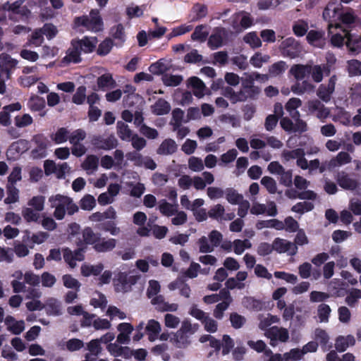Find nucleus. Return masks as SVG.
I'll use <instances>...</instances> for the list:
<instances>
[{"label":"nucleus","instance_id":"1","mask_svg":"<svg viewBox=\"0 0 361 361\" xmlns=\"http://www.w3.org/2000/svg\"><path fill=\"white\" fill-rule=\"evenodd\" d=\"M323 18L329 22L328 29L333 32V29L341 27V25L349 27L353 25L357 19L351 8L344 9L341 3L329 2L323 12Z\"/></svg>","mask_w":361,"mask_h":361},{"label":"nucleus","instance_id":"2","mask_svg":"<svg viewBox=\"0 0 361 361\" xmlns=\"http://www.w3.org/2000/svg\"><path fill=\"white\" fill-rule=\"evenodd\" d=\"M352 27L353 25L349 27L341 25V27L333 29V32L329 31V34L331 35V42L332 45L341 47L345 43L351 52L359 51L361 49V42L353 39V35L350 33Z\"/></svg>","mask_w":361,"mask_h":361},{"label":"nucleus","instance_id":"3","mask_svg":"<svg viewBox=\"0 0 361 361\" xmlns=\"http://www.w3.org/2000/svg\"><path fill=\"white\" fill-rule=\"evenodd\" d=\"M50 207L54 209V216L57 220H62L66 214L73 215L78 211V207L73 202V200L66 195L57 194L51 195L49 198Z\"/></svg>","mask_w":361,"mask_h":361},{"label":"nucleus","instance_id":"4","mask_svg":"<svg viewBox=\"0 0 361 361\" xmlns=\"http://www.w3.org/2000/svg\"><path fill=\"white\" fill-rule=\"evenodd\" d=\"M75 24L78 26H83L87 30L98 32L102 30L103 23L99 16V11L92 10L89 16L76 18Z\"/></svg>","mask_w":361,"mask_h":361},{"label":"nucleus","instance_id":"5","mask_svg":"<svg viewBox=\"0 0 361 361\" xmlns=\"http://www.w3.org/2000/svg\"><path fill=\"white\" fill-rule=\"evenodd\" d=\"M137 277L134 275H128L126 272L119 271L113 279V284L116 292H127L132 285L136 283Z\"/></svg>","mask_w":361,"mask_h":361},{"label":"nucleus","instance_id":"6","mask_svg":"<svg viewBox=\"0 0 361 361\" xmlns=\"http://www.w3.org/2000/svg\"><path fill=\"white\" fill-rule=\"evenodd\" d=\"M189 313L191 316L200 320L204 324V329L210 333H214L217 330V323L212 318L209 317L205 312L198 309L197 306L191 307Z\"/></svg>","mask_w":361,"mask_h":361},{"label":"nucleus","instance_id":"7","mask_svg":"<svg viewBox=\"0 0 361 361\" xmlns=\"http://www.w3.org/2000/svg\"><path fill=\"white\" fill-rule=\"evenodd\" d=\"M279 48L284 56L290 59L298 57L301 52L300 44L293 37H288L283 40Z\"/></svg>","mask_w":361,"mask_h":361},{"label":"nucleus","instance_id":"8","mask_svg":"<svg viewBox=\"0 0 361 361\" xmlns=\"http://www.w3.org/2000/svg\"><path fill=\"white\" fill-rule=\"evenodd\" d=\"M266 337L270 339V345L275 346L277 341L286 342L289 338V334L286 329L278 326L269 328L264 332Z\"/></svg>","mask_w":361,"mask_h":361},{"label":"nucleus","instance_id":"9","mask_svg":"<svg viewBox=\"0 0 361 361\" xmlns=\"http://www.w3.org/2000/svg\"><path fill=\"white\" fill-rule=\"evenodd\" d=\"M78 42L77 40H72L71 43V47L66 51V56L61 60V63L63 66L68 65L71 63H77L80 62L81 58L80 54L81 51L78 49Z\"/></svg>","mask_w":361,"mask_h":361},{"label":"nucleus","instance_id":"10","mask_svg":"<svg viewBox=\"0 0 361 361\" xmlns=\"http://www.w3.org/2000/svg\"><path fill=\"white\" fill-rule=\"evenodd\" d=\"M28 149V142L25 140H18L13 142L6 152V156L8 159H16L23 152Z\"/></svg>","mask_w":361,"mask_h":361},{"label":"nucleus","instance_id":"11","mask_svg":"<svg viewBox=\"0 0 361 361\" xmlns=\"http://www.w3.org/2000/svg\"><path fill=\"white\" fill-rule=\"evenodd\" d=\"M273 248L279 253H287L289 255H294L298 251V247L295 244L281 238L274 240Z\"/></svg>","mask_w":361,"mask_h":361},{"label":"nucleus","instance_id":"12","mask_svg":"<svg viewBox=\"0 0 361 361\" xmlns=\"http://www.w3.org/2000/svg\"><path fill=\"white\" fill-rule=\"evenodd\" d=\"M336 180L340 187L345 190H354L358 188V181L345 171L338 172Z\"/></svg>","mask_w":361,"mask_h":361},{"label":"nucleus","instance_id":"13","mask_svg":"<svg viewBox=\"0 0 361 361\" xmlns=\"http://www.w3.org/2000/svg\"><path fill=\"white\" fill-rule=\"evenodd\" d=\"M307 107L311 114H315L316 116L321 120L326 118L330 114L329 109L317 99L309 101Z\"/></svg>","mask_w":361,"mask_h":361},{"label":"nucleus","instance_id":"14","mask_svg":"<svg viewBox=\"0 0 361 361\" xmlns=\"http://www.w3.org/2000/svg\"><path fill=\"white\" fill-rule=\"evenodd\" d=\"M18 64V61L13 59L10 55L3 53L0 55V71L6 74V79L10 78L11 71Z\"/></svg>","mask_w":361,"mask_h":361},{"label":"nucleus","instance_id":"15","mask_svg":"<svg viewBox=\"0 0 361 361\" xmlns=\"http://www.w3.org/2000/svg\"><path fill=\"white\" fill-rule=\"evenodd\" d=\"M33 142L36 147L32 151V156L35 158H42L46 156V149L49 145V140L42 135H37L34 137Z\"/></svg>","mask_w":361,"mask_h":361},{"label":"nucleus","instance_id":"16","mask_svg":"<svg viewBox=\"0 0 361 361\" xmlns=\"http://www.w3.org/2000/svg\"><path fill=\"white\" fill-rule=\"evenodd\" d=\"M210 218L216 219L219 221H230L235 217L234 213H225L224 207L220 204H217L212 207L208 212Z\"/></svg>","mask_w":361,"mask_h":361},{"label":"nucleus","instance_id":"17","mask_svg":"<svg viewBox=\"0 0 361 361\" xmlns=\"http://www.w3.org/2000/svg\"><path fill=\"white\" fill-rule=\"evenodd\" d=\"M44 309L47 315L49 316H60L63 313V306L61 301L54 298H48L45 304H44Z\"/></svg>","mask_w":361,"mask_h":361},{"label":"nucleus","instance_id":"18","mask_svg":"<svg viewBox=\"0 0 361 361\" xmlns=\"http://www.w3.org/2000/svg\"><path fill=\"white\" fill-rule=\"evenodd\" d=\"M63 259L70 267L74 268L77 261L80 262L84 259V250L80 248L72 252L68 248H66L63 250Z\"/></svg>","mask_w":361,"mask_h":361},{"label":"nucleus","instance_id":"19","mask_svg":"<svg viewBox=\"0 0 361 361\" xmlns=\"http://www.w3.org/2000/svg\"><path fill=\"white\" fill-rule=\"evenodd\" d=\"M226 35V30L222 27H216L208 39L207 44L212 49H216L221 47Z\"/></svg>","mask_w":361,"mask_h":361},{"label":"nucleus","instance_id":"20","mask_svg":"<svg viewBox=\"0 0 361 361\" xmlns=\"http://www.w3.org/2000/svg\"><path fill=\"white\" fill-rule=\"evenodd\" d=\"M221 295L223 302L219 303L214 311V315L217 319H221L224 312L228 308L232 301V298L228 290L223 289L221 290Z\"/></svg>","mask_w":361,"mask_h":361},{"label":"nucleus","instance_id":"21","mask_svg":"<svg viewBox=\"0 0 361 361\" xmlns=\"http://www.w3.org/2000/svg\"><path fill=\"white\" fill-rule=\"evenodd\" d=\"M93 144L99 149L109 150L115 148L118 142L115 136L111 135L107 137H97L94 140Z\"/></svg>","mask_w":361,"mask_h":361},{"label":"nucleus","instance_id":"22","mask_svg":"<svg viewBox=\"0 0 361 361\" xmlns=\"http://www.w3.org/2000/svg\"><path fill=\"white\" fill-rule=\"evenodd\" d=\"M306 38L312 46L322 48L325 44L324 32L322 30H312L307 32Z\"/></svg>","mask_w":361,"mask_h":361},{"label":"nucleus","instance_id":"23","mask_svg":"<svg viewBox=\"0 0 361 361\" xmlns=\"http://www.w3.org/2000/svg\"><path fill=\"white\" fill-rule=\"evenodd\" d=\"M351 160L352 158L348 152H341L329 161L327 167L329 169H333L334 168L347 164L350 163Z\"/></svg>","mask_w":361,"mask_h":361},{"label":"nucleus","instance_id":"24","mask_svg":"<svg viewBox=\"0 0 361 361\" xmlns=\"http://www.w3.org/2000/svg\"><path fill=\"white\" fill-rule=\"evenodd\" d=\"M258 320H259V328L264 331L265 332L267 330L269 329V326L272 324H276L279 322V317L276 315H272L269 313L267 314H260L258 315Z\"/></svg>","mask_w":361,"mask_h":361},{"label":"nucleus","instance_id":"25","mask_svg":"<svg viewBox=\"0 0 361 361\" xmlns=\"http://www.w3.org/2000/svg\"><path fill=\"white\" fill-rule=\"evenodd\" d=\"M188 85L192 88L193 94L198 98L204 95L206 86L204 83L197 77H191L188 80Z\"/></svg>","mask_w":361,"mask_h":361},{"label":"nucleus","instance_id":"26","mask_svg":"<svg viewBox=\"0 0 361 361\" xmlns=\"http://www.w3.org/2000/svg\"><path fill=\"white\" fill-rule=\"evenodd\" d=\"M104 269V264L102 263H97L96 264H91L85 263L81 266V274L85 277L90 276H99Z\"/></svg>","mask_w":361,"mask_h":361},{"label":"nucleus","instance_id":"27","mask_svg":"<svg viewBox=\"0 0 361 361\" xmlns=\"http://www.w3.org/2000/svg\"><path fill=\"white\" fill-rule=\"evenodd\" d=\"M76 40L79 44L78 49L81 53H90L93 51L98 42L97 38L94 37H85L82 39Z\"/></svg>","mask_w":361,"mask_h":361},{"label":"nucleus","instance_id":"28","mask_svg":"<svg viewBox=\"0 0 361 361\" xmlns=\"http://www.w3.org/2000/svg\"><path fill=\"white\" fill-rule=\"evenodd\" d=\"M177 147L178 146L173 140L166 139L161 143L157 149V153L160 155L172 154L176 152Z\"/></svg>","mask_w":361,"mask_h":361},{"label":"nucleus","instance_id":"29","mask_svg":"<svg viewBox=\"0 0 361 361\" xmlns=\"http://www.w3.org/2000/svg\"><path fill=\"white\" fill-rule=\"evenodd\" d=\"M7 329L13 334L18 335L25 329V323L23 320L17 321L12 317H7L5 319Z\"/></svg>","mask_w":361,"mask_h":361},{"label":"nucleus","instance_id":"30","mask_svg":"<svg viewBox=\"0 0 361 361\" xmlns=\"http://www.w3.org/2000/svg\"><path fill=\"white\" fill-rule=\"evenodd\" d=\"M161 330V327L159 322L154 319L148 321L146 326V331H147L148 338L150 341L152 342L158 339Z\"/></svg>","mask_w":361,"mask_h":361},{"label":"nucleus","instance_id":"31","mask_svg":"<svg viewBox=\"0 0 361 361\" xmlns=\"http://www.w3.org/2000/svg\"><path fill=\"white\" fill-rule=\"evenodd\" d=\"M99 166V158L95 155H88L82 164V168L87 174H92L97 171Z\"/></svg>","mask_w":361,"mask_h":361},{"label":"nucleus","instance_id":"32","mask_svg":"<svg viewBox=\"0 0 361 361\" xmlns=\"http://www.w3.org/2000/svg\"><path fill=\"white\" fill-rule=\"evenodd\" d=\"M310 73L312 75V80L315 82H320L322 81L324 78V73L326 74L329 73V70L326 65H310Z\"/></svg>","mask_w":361,"mask_h":361},{"label":"nucleus","instance_id":"33","mask_svg":"<svg viewBox=\"0 0 361 361\" xmlns=\"http://www.w3.org/2000/svg\"><path fill=\"white\" fill-rule=\"evenodd\" d=\"M22 3L23 1L21 0L16 1L12 4L6 2L2 6V8L4 11H11L13 13H20L23 19L27 17V14L30 13V12L25 8H20Z\"/></svg>","mask_w":361,"mask_h":361},{"label":"nucleus","instance_id":"34","mask_svg":"<svg viewBox=\"0 0 361 361\" xmlns=\"http://www.w3.org/2000/svg\"><path fill=\"white\" fill-rule=\"evenodd\" d=\"M355 340L353 336H340L336 340L335 347L339 352L345 351L349 346L354 345Z\"/></svg>","mask_w":361,"mask_h":361},{"label":"nucleus","instance_id":"35","mask_svg":"<svg viewBox=\"0 0 361 361\" xmlns=\"http://www.w3.org/2000/svg\"><path fill=\"white\" fill-rule=\"evenodd\" d=\"M314 90V86L307 80H304L302 82H297L291 86V91L298 95L312 92Z\"/></svg>","mask_w":361,"mask_h":361},{"label":"nucleus","instance_id":"36","mask_svg":"<svg viewBox=\"0 0 361 361\" xmlns=\"http://www.w3.org/2000/svg\"><path fill=\"white\" fill-rule=\"evenodd\" d=\"M310 65H293L289 72L297 80H301L310 74Z\"/></svg>","mask_w":361,"mask_h":361},{"label":"nucleus","instance_id":"37","mask_svg":"<svg viewBox=\"0 0 361 361\" xmlns=\"http://www.w3.org/2000/svg\"><path fill=\"white\" fill-rule=\"evenodd\" d=\"M27 106L31 111H42L45 108V102L43 98L32 94L29 98Z\"/></svg>","mask_w":361,"mask_h":361},{"label":"nucleus","instance_id":"38","mask_svg":"<svg viewBox=\"0 0 361 361\" xmlns=\"http://www.w3.org/2000/svg\"><path fill=\"white\" fill-rule=\"evenodd\" d=\"M116 245V240L114 238H109L107 240L102 239L94 245V248L97 252H106L111 251L115 248Z\"/></svg>","mask_w":361,"mask_h":361},{"label":"nucleus","instance_id":"39","mask_svg":"<svg viewBox=\"0 0 361 361\" xmlns=\"http://www.w3.org/2000/svg\"><path fill=\"white\" fill-rule=\"evenodd\" d=\"M209 33V27L206 25H197L191 35L193 41L203 42L206 40Z\"/></svg>","mask_w":361,"mask_h":361},{"label":"nucleus","instance_id":"40","mask_svg":"<svg viewBox=\"0 0 361 361\" xmlns=\"http://www.w3.org/2000/svg\"><path fill=\"white\" fill-rule=\"evenodd\" d=\"M152 303L153 305H157V308H159L161 311L176 312L178 307V305L176 303H169L164 302L161 296L154 298L152 300Z\"/></svg>","mask_w":361,"mask_h":361},{"label":"nucleus","instance_id":"41","mask_svg":"<svg viewBox=\"0 0 361 361\" xmlns=\"http://www.w3.org/2000/svg\"><path fill=\"white\" fill-rule=\"evenodd\" d=\"M172 342L176 347L185 348L190 344V336L178 330L173 335Z\"/></svg>","mask_w":361,"mask_h":361},{"label":"nucleus","instance_id":"42","mask_svg":"<svg viewBox=\"0 0 361 361\" xmlns=\"http://www.w3.org/2000/svg\"><path fill=\"white\" fill-rule=\"evenodd\" d=\"M302 104V101L299 98L293 97L290 99L286 103L285 108L292 118L300 117V113L297 110Z\"/></svg>","mask_w":361,"mask_h":361},{"label":"nucleus","instance_id":"43","mask_svg":"<svg viewBox=\"0 0 361 361\" xmlns=\"http://www.w3.org/2000/svg\"><path fill=\"white\" fill-rule=\"evenodd\" d=\"M171 110L170 104L164 99H159L152 106V111L156 115H164Z\"/></svg>","mask_w":361,"mask_h":361},{"label":"nucleus","instance_id":"44","mask_svg":"<svg viewBox=\"0 0 361 361\" xmlns=\"http://www.w3.org/2000/svg\"><path fill=\"white\" fill-rule=\"evenodd\" d=\"M169 68V63L164 59H161L152 63L149 66V70L152 74L161 75L167 71Z\"/></svg>","mask_w":361,"mask_h":361},{"label":"nucleus","instance_id":"45","mask_svg":"<svg viewBox=\"0 0 361 361\" xmlns=\"http://www.w3.org/2000/svg\"><path fill=\"white\" fill-rule=\"evenodd\" d=\"M97 86L100 90H105L114 87L115 81L112 75L109 73H104L97 78Z\"/></svg>","mask_w":361,"mask_h":361},{"label":"nucleus","instance_id":"46","mask_svg":"<svg viewBox=\"0 0 361 361\" xmlns=\"http://www.w3.org/2000/svg\"><path fill=\"white\" fill-rule=\"evenodd\" d=\"M6 195L7 196L4 200L5 204H11L19 201V190L14 185H7Z\"/></svg>","mask_w":361,"mask_h":361},{"label":"nucleus","instance_id":"47","mask_svg":"<svg viewBox=\"0 0 361 361\" xmlns=\"http://www.w3.org/2000/svg\"><path fill=\"white\" fill-rule=\"evenodd\" d=\"M159 209L163 215L171 216L176 213L177 205L171 204L165 200H162L159 202Z\"/></svg>","mask_w":361,"mask_h":361},{"label":"nucleus","instance_id":"48","mask_svg":"<svg viewBox=\"0 0 361 361\" xmlns=\"http://www.w3.org/2000/svg\"><path fill=\"white\" fill-rule=\"evenodd\" d=\"M117 132L119 137L123 140L130 141L133 136L128 126L123 121H118Z\"/></svg>","mask_w":361,"mask_h":361},{"label":"nucleus","instance_id":"49","mask_svg":"<svg viewBox=\"0 0 361 361\" xmlns=\"http://www.w3.org/2000/svg\"><path fill=\"white\" fill-rule=\"evenodd\" d=\"M270 56L268 54H263L261 52L255 53L250 59V63L255 68H261L263 64L269 61Z\"/></svg>","mask_w":361,"mask_h":361},{"label":"nucleus","instance_id":"50","mask_svg":"<svg viewBox=\"0 0 361 361\" xmlns=\"http://www.w3.org/2000/svg\"><path fill=\"white\" fill-rule=\"evenodd\" d=\"M225 97L230 99V101L235 104L239 102H243L246 99L247 97L245 92L242 90L239 92H234L231 88H227L224 93Z\"/></svg>","mask_w":361,"mask_h":361},{"label":"nucleus","instance_id":"51","mask_svg":"<svg viewBox=\"0 0 361 361\" xmlns=\"http://www.w3.org/2000/svg\"><path fill=\"white\" fill-rule=\"evenodd\" d=\"M22 216L28 223L37 222L40 217L39 212H37L30 207L23 208Z\"/></svg>","mask_w":361,"mask_h":361},{"label":"nucleus","instance_id":"52","mask_svg":"<svg viewBox=\"0 0 361 361\" xmlns=\"http://www.w3.org/2000/svg\"><path fill=\"white\" fill-rule=\"evenodd\" d=\"M243 303L246 308L254 311H260L264 307V304L262 301L252 297L244 298Z\"/></svg>","mask_w":361,"mask_h":361},{"label":"nucleus","instance_id":"53","mask_svg":"<svg viewBox=\"0 0 361 361\" xmlns=\"http://www.w3.org/2000/svg\"><path fill=\"white\" fill-rule=\"evenodd\" d=\"M288 66L285 61H280L272 64L269 68V73L271 77H276L283 74Z\"/></svg>","mask_w":361,"mask_h":361},{"label":"nucleus","instance_id":"54","mask_svg":"<svg viewBox=\"0 0 361 361\" xmlns=\"http://www.w3.org/2000/svg\"><path fill=\"white\" fill-rule=\"evenodd\" d=\"M233 252L236 255H241L245 250L250 249L252 247L251 242L247 240L237 239L233 242Z\"/></svg>","mask_w":361,"mask_h":361},{"label":"nucleus","instance_id":"55","mask_svg":"<svg viewBox=\"0 0 361 361\" xmlns=\"http://www.w3.org/2000/svg\"><path fill=\"white\" fill-rule=\"evenodd\" d=\"M169 288L171 290H173L175 289H179L180 293L182 295H183L186 298H188L190 296V287L187 284L184 283L180 280H177V281L170 283L169 285Z\"/></svg>","mask_w":361,"mask_h":361},{"label":"nucleus","instance_id":"56","mask_svg":"<svg viewBox=\"0 0 361 361\" xmlns=\"http://www.w3.org/2000/svg\"><path fill=\"white\" fill-rule=\"evenodd\" d=\"M247 345L250 348L257 351V353L264 352V354L267 356H269L272 353L271 350L266 348L267 345L262 340H258L257 341H248Z\"/></svg>","mask_w":361,"mask_h":361},{"label":"nucleus","instance_id":"57","mask_svg":"<svg viewBox=\"0 0 361 361\" xmlns=\"http://www.w3.org/2000/svg\"><path fill=\"white\" fill-rule=\"evenodd\" d=\"M45 197L42 195H37L32 197L27 202V205L37 210V212H42L44 208Z\"/></svg>","mask_w":361,"mask_h":361},{"label":"nucleus","instance_id":"58","mask_svg":"<svg viewBox=\"0 0 361 361\" xmlns=\"http://www.w3.org/2000/svg\"><path fill=\"white\" fill-rule=\"evenodd\" d=\"M184 114V111L178 108L173 109L172 111L171 124L173 126L174 130H176V128H179L182 123H184L185 119Z\"/></svg>","mask_w":361,"mask_h":361},{"label":"nucleus","instance_id":"59","mask_svg":"<svg viewBox=\"0 0 361 361\" xmlns=\"http://www.w3.org/2000/svg\"><path fill=\"white\" fill-rule=\"evenodd\" d=\"M300 156H305V151L302 148H298L293 150H283L281 157L286 161H289L292 159H297Z\"/></svg>","mask_w":361,"mask_h":361},{"label":"nucleus","instance_id":"60","mask_svg":"<svg viewBox=\"0 0 361 361\" xmlns=\"http://www.w3.org/2000/svg\"><path fill=\"white\" fill-rule=\"evenodd\" d=\"M308 28V23L302 20L295 22L293 25V33L298 37L304 36L307 32Z\"/></svg>","mask_w":361,"mask_h":361},{"label":"nucleus","instance_id":"61","mask_svg":"<svg viewBox=\"0 0 361 361\" xmlns=\"http://www.w3.org/2000/svg\"><path fill=\"white\" fill-rule=\"evenodd\" d=\"M225 194L227 201L231 204H238L243 200V195L232 188L226 189Z\"/></svg>","mask_w":361,"mask_h":361},{"label":"nucleus","instance_id":"62","mask_svg":"<svg viewBox=\"0 0 361 361\" xmlns=\"http://www.w3.org/2000/svg\"><path fill=\"white\" fill-rule=\"evenodd\" d=\"M69 131L65 128H61L51 135V139L56 143L61 144L69 140Z\"/></svg>","mask_w":361,"mask_h":361},{"label":"nucleus","instance_id":"63","mask_svg":"<svg viewBox=\"0 0 361 361\" xmlns=\"http://www.w3.org/2000/svg\"><path fill=\"white\" fill-rule=\"evenodd\" d=\"M244 41L254 49L262 46V41L255 32H251L245 35Z\"/></svg>","mask_w":361,"mask_h":361},{"label":"nucleus","instance_id":"64","mask_svg":"<svg viewBox=\"0 0 361 361\" xmlns=\"http://www.w3.org/2000/svg\"><path fill=\"white\" fill-rule=\"evenodd\" d=\"M86 87L83 85L78 87L73 95L72 102L77 104H82L86 99Z\"/></svg>","mask_w":361,"mask_h":361}]
</instances>
